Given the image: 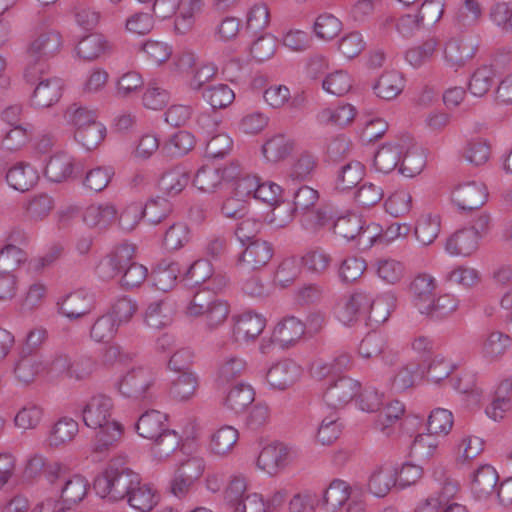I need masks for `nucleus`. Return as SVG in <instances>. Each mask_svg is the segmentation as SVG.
<instances>
[{
    "label": "nucleus",
    "instance_id": "nucleus-1",
    "mask_svg": "<svg viewBox=\"0 0 512 512\" xmlns=\"http://www.w3.org/2000/svg\"><path fill=\"white\" fill-rule=\"evenodd\" d=\"M359 408L367 413L378 412L374 421V428L386 437L391 436L395 431V425L405 412V406L398 400L389 402L383 406V394L373 388H366L358 393Z\"/></svg>",
    "mask_w": 512,
    "mask_h": 512
},
{
    "label": "nucleus",
    "instance_id": "nucleus-2",
    "mask_svg": "<svg viewBox=\"0 0 512 512\" xmlns=\"http://www.w3.org/2000/svg\"><path fill=\"white\" fill-rule=\"evenodd\" d=\"M185 313L193 318L202 317L206 329L214 331L226 322L230 314V305L226 300L200 290L189 301Z\"/></svg>",
    "mask_w": 512,
    "mask_h": 512
},
{
    "label": "nucleus",
    "instance_id": "nucleus-3",
    "mask_svg": "<svg viewBox=\"0 0 512 512\" xmlns=\"http://www.w3.org/2000/svg\"><path fill=\"white\" fill-rule=\"evenodd\" d=\"M27 82L36 85L31 104L36 108H49L62 97L63 80L45 73V64L29 65L24 73Z\"/></svg>",
    "mask_w": 512,
    "mask_h": 512
},
{
    "label": "nucleus",
    "instance_id": "nucleus-4",
    "mask_svg": "<svg viewBox=\"0 0 512 512\" xmlns=\"http://www.w3.org/2000/svg\"><path fill=\"white\" fill-rule=\"evenodd\" d=\"M140 476L136 472L113 473L102 472L93 483L98 496L111 502L125 500L135 485H138Z\"/></svg>",
    "mask_w": 512,
    "mask_h": 512
},
{
    "label": "nucleus",
    "instance_id": "nucleus-5",
    "mask_svg": "<svg viewBox=\"0 0 512 512\" xmlns=\"http://www.w3.org/2000/svg\"><path fill=\"white\" fill-rule=\"evenodd\" d=\"M155 382L156 374L153 370L147 367H136L123 375L116 386L124 397L141 400L149 396V389Z\"/></svg>",
    "mask_w": 512,
    "mask_h": 512
},
{
    "label": "nucleus",
    "instance_id": "nucleus-6",
    "mask_svg": "<svg viewBox=\"0 0 512 512\" xmlns=\"http://www.w3.org/2000/svg\"><path fill=\"white\" fill-rule=\"evenodd\" d=\"M232 340L236 343L254 342L266 327V318L253 311L232 316Z\"/></svg>",
    "mask_w": 512,
    "mask_h": 512
},
{
    "label": "nucleus",
    "instance_id": "nucleus-7",
    "mask_svg": "<svg viewBox=\"0 0 512 512\" xmlns=\"http://www.w3.org/2000/svg\"><path fill=\"white\" fill-rule=\"evenodd\" d=\"M360 387V382L353 378L339 377L325 388L323 401L331 409H342L358 395Z\"/></svg>",
    "mask_w": 512,
    "mask_h": 512
},
{
    "label": "nucleus",
    "instance_id": "nucleus-8",
    "mask_svg": "<svg viewBox=\"0 0 512 512\" xmlns=\"http://www.w3.org/2000/svg\"><path fill=\"white\" fill-rule=\"evenodd\" d=\"M294 451L284 443L275 442L265 446L257 458V466L274 476L283 471L293 460Z\"/></svg>",
    "mask_w": 512,
    "mask_h": 512
},
{
    "label": "nucleus",
    "instance_id": "nucleus-9",
    "mask_svg": "<svg viewBox=\"0 0 512 512\" xmlns=\"http://www.w3.org/2000/svg\"><path fill=\"white\" fill-rule=\"evenodd\" d=\"M114 403L111 397L104 394H96L88 399L81 409L82 420L84 424L97 429L103 425L114 421L112 411Z\"/></svg>",
    "mask_w": 512,
    "mask_h": 512
},
{
    "label": "nucleus",
    "instance_id": "nucleus-10",
    "mask_svg": "<svg viewBox=\"0 0 512 512\" xmlns=\"http://www.w3.org/2000/svg\"><path fill=\"white\" fill-rule=\"evenodd\" d=\"M488 191L482 182L468 181L457 185L451 200L462 211H473L481 208L487 201Z\"/></svg>",
    "mask_w": 512,
    "mask_h": 512
},
{
    "label": "nucleus",
    "instance_id": "nucleus-11",
    "mask_svg": "<svg viewBox=\"0 0 512 512\" xmlns=\"http://www.w3.org/2000/svg\"><path fill=\"white\" fill-rule=\"evenodd\" d=\"M134 253L135 248L132 244L118 245L100 260L96 267L97 275L103 280L114 278L132 261Z\"/></svg>",
    "mask_w": 512,
    "mask_h": 512
},
{
    "label": "nucleus",
    "instance_id": "nucleus-12",
    "mask_svg": "<svg viewBox=\"0 0 512 512\" xmlns=\"http://www.w3.org/2000/svg\"><path fill=\"white\" fill-rule=\"evenodd\" d=\"M369 309V293L357 290L350 296L343 297L335 306L334 313L344 325L357 321L361 314Z\"/></svg>",
    "mask_w": 512,
    "mask_h": 512
},
{
    "label": "nucleus",
    "instance_id": "nucleus-13",
    "mask_svg": "<svg viewBox=\"0 0 512 512\" xmlns=\"http://www.w3.org/2000/svg\"><path fill=\"white\" fill-rule=\"evenodd\" d=\"M359 355L364 359L381 358L385 365L392 366L398 360V354L387 346L384 335L372 332L368 333L361 341L358 348Z\"/></svg>",
    "mask_w": 512,
    "mask_h": 512
},
{
    "label": "nucleus",
    "instance_id": "nucleus-14",
    "mask_svg": "<svg viewBox=\"0 0 512 512\" xmlns=\"http://www.w3.org/2000/svg\"><path fill=\"white\" fill-rule=\"evenodd\" d=\"M58 312L69 320H77L88 315L94 308L92 294L78 290L57 302Z\"/></svg>",
    "mask_w": 512,
    "mask_h": 512
},
{
    "label": "nucleus",
    "instance_id": "nucleus-15",
    "mask_svg": "<svg viewBox=\"0 0 512 512\" xmlns=\"http://www.w3.org/2000/svg\"><path fill=\"white\" fill-rule=\"evenodd\" d=\"M238 175V167L231 165L224 169L202 166L195 174L193 184L203 192H213L223 181L233 180Z\"/></svg>",
    "mask_w": 512,
    "mask_h": 512
},
{
    "label": "nucleus",
    "instance_id": "nucleus-16",
    "mask_svg": "<svg viewBox=\"0 0 512 512\" xmlns=\"http://www.w3.org/2000/svg\"><path fill=\"white\" fill-rule=\"evenodd\" d=\"M499 476L494 467L481 465L471 475L470 491L474 498L486 500L495 496Z\"/></svg>",
    "mask_w": 512,
    "mask_h": 512
},
{
    "label": "nucleus",
    "instance_id": "nucleus-17",
    "mask_svg": "<svg viewBox=\"0 0 512 512\" xmlns=\"http://www.w3.org/2000/svg\"><path fill=\"white\" fill-rule=\"evenodd\" d=\"M62 47V37L55 30H45L39 33L28 48V55L32 59L44 64V61L55 56Z\"/></svg>",
    "mask_w": 512,
    "mask_h": 512
},
{
    "label": "nucleus",
    "instance_id": "nucleus-18",
    "mask_svg": "<svg viewBox=\"0 0 512 512\" xmlns=\"http://www.w3.org/2000/svg\"><path fill=\"white\" fill-rule=\"evenodd\" d=\"M301 375V368L291 360L280 361L269 368L266 381L272 389L285 390Z\"/></svg>",
    "mask_w": 512,
    "mask_h": 512
},
{
    "label": "nucleus",
    "instance_id": "nucleus-19",
    "mask_svg": "<svg viewBox=\"0 0 512 512\" xmlns=\"http://www.w3.org/2000/svg\"><path fill=\"white\" fill-rule=\"evenodd\" d=\"M53 484L59 488L62 501L71 504L81 502L89 489L86 478L79 474L69 475L67 467L65 476L60 477Z\"/></svg>",
    "mask_w": 512,
    "mask_h": 512
},
{
    "label": "nucleus",
    "instance_id": "nucleus-20",
    "mask_svg": "<svg viewBox=\"0 0 512 512\" xmlns=\"http://www.w3.org/2000/svg\"><path fill=\"white\" fill-rule=\"evenodd\" d=\"M44 473L50 483L65 476L66 466L59 462H47L42 454L35 453L31 455L26 462L24 475L32 479Z\"/></svg>",
    "mask_w": 512,
    "mask_h": 512
},
{
    "label": "nucleus",
    "instance_id": "nucleus-21",
    "mask_svg": "<svg viewBox=\"0 0 512 512\" xmlns=\"http://www.w3.org/2000/svg\"><path fill=\"white\" fill-rule=\"evenodd\" d=\"M273 254L274 249L271 243L255 239L249 242L239 255L238 263H244L248 268L255 270L268 264Z\"/></svg>",
    "mask_w": 512,
    "mask_h": 512
},
{
    "label": "nucleus",
    "instance_id": "nucleus-22",
    "mask_svg": "<svg viewBox=\"0 0 512 512\" xmlns=\"http://www.w3.org/2000/svg\"><path fill=\"white\" fill-rule=\"evenodd\" d=\"M405 150V140L400 139L381 146L374 156V166L382 173H390L399 167Z\"/></svg>",
    "mask_w": 512,
    "mask_h": 512
},
{
    "label": "nucleus",
    "instance_id": "nucleus-23",
    "mask_svg": "<svg viewBox=\"0 0 512 512\" xmlns=\"http://www.w3.org/2000/svg\"><path fill=\"white\" fill-rule=\"evenodd\" d=\"M175 314V305L168 298L154 300L145 310V323L154 329H161L168 326Z\"/></svg>",
    "mask_w": 512,
    "mask_h": 512
},
{
    "label": "nucleus",
    "instance_id": "nucleus-24",
    "mask_svg": "<svg viewBox=\"0 0 512 512\" xmlns=\"http://www.w3.org/2000/svg\"><path fill=\"white\" fill-rule=\"evenodd\" d=\"M95 436L92 453L96 460H100L111 448L116 446L123 434V427L117 421L109 422L102 427Z\"/></svg>",
    "mask_w": 512,
    "mask_h": 512
},
{
    "label": "nucleus",
    "instance_id": "nucleus-25",
    "mask_svg": "<svg viewBox=\"0 0 512 512\" xmlns=\"http://www.w3.org/2000/svg\"><path fill=\"white\" fill-rule=\"evenodd\" d=\"M479 240L477 232L464 228L447 239L445 249L453 256H470L478 249Z\"/></svg>",
    "mask_w": 512,
    "mask_h": 512
},
{
    "label": "nucleus",
    "instance_id": "nucleus-26",
    "mask_svg": "<svg viewBox=\"0 0 512 512\" xmlns=\"http://www.w3.org/2000/svg\"><path fill=\"white\" fill-rule=\"evenodd\" d=\"M305 324L294 316H288L279 321L274 327V339L281 348H288L302 338Z\"/></svg>",
    "mask_w": 512,
    "mask_h": 512
},
{
    "label": "nucleus",
    "instance_id": "nucleus-27",
    "mask_svg": "<svg viewBox=\"0 0 512 512\" xmlns=\"http://www.w3.org/2000/svg\"><path fill=\"white\" fill-rule=\"evenodd\" d=\"M37 170L30 164L19 162L6 172V181L13 189L25 192L32 189L38 182Z\"/></svg>",
    "mask_w": 512,
    "mask_h": 512
},
{
    "label": "nucleus",
    "instance_id": "nucleus-28",
    "mask_svg": "<svg viewBox=\"0 0 512 512\" xmlns=\"http://www.w3.org/2000/svg\"><path fill=\"white\" fill-rule=\"evenodd\" d=\"M398 470L392 466H379L372 471L368 480V490L376 497H385L397 485Z\"/></svg>",
    "mask_w": 512,
    "mask_h": 512
},
{
    "label": "nucleus",
    "instance_id": "nucleus-29",
    "mask_svg": "<svg viewBox=\"0 0 512 512\" xmlns=\"http://www.w3.org/2000/svg\"><path fill=\"white\" fill-rule=\"evenodd\" d=\"M511 338L501 331H491L482 337L480 354L489 362L500 360L509 347Z\"/></svg>",
    "mask_w": 512,
    "mask_h": 512
},
{
    "label": "nucleus",
    "instance_id": "nucleus-30",
    "mask_svg": "<svg viewBox=\"0 0 512 512\" xmlns=\"http://www.w3.org/2000/svg\"><path fill=\"white\" fill-rule=\"evenodd\" d=\"M436 286L435 278L427 273L417 275L411 282L410 291L414 303L421 313H425L429 309L428 305L434 298Z\"/></svg>",
    "mask_w": 512,
    "mask_h": 512
},
{
    "label": "nucleus",
    "instance_id": "nucleus-31",
    "mask_svg": "<svg viewBox=\"0 0 512 512\" xmlns=\"http://www.w3.org/2000/svg\"><path fill=\"white\" fill-rule=\"evenodd\" d=\"M511 408L512 379H505L499 384L491 403L485 409V413L490 419L500 421Z\"/></svg>",
    "mask_w": 512,
    "mask_h": 512
},
{
    "label": "nucleus",
    "instance_id": "nucleus-32",
    "mask_svg": "<svg viewBox=\"0 0 512 512\" xmlns=\"http://www.w3.org/2000/svg\"><path fill=\"white\" fill-rule=\"evenodd\" d=\"M46 369V364L38 354L22 353L14 366V375L18 382L28 385Z\"/></svg>",
    "mask_w": 512,
    "mask_h": 512
},
{
    "label": "nucleus",
    "instance_id": "nucleus-33",
    "mask_svg": "<svg viewBox=\"0 0 512 512\" xmlns=\"http://www.w3.org/2000/svg\"><path fill=\"white\" fill-rule=\"evenodd\" d=\"M189 182V172L182 166H176L162 174L158 187L163 194L174 197L181 193Z\"/></svg>",
    "mask_w": 512,
    "mask_h": 512
},
{
    "label": "nucleus",
    "instance_id": "nucleus-34",
    "mask_svg": "<svg viewBox=\"0 0 512 512\" xmlns=\"http://www.w3.org/2000/svg\"><path fill=\"white\" fill-rule=\"evenodd\" d=\"M167 417L158 410L143 413L135 424L139 436L153 440L166 430Z\"/></svg>",
    "mask_w": 512,
    "mask_h": 512
},
{
    "label": "nucleus",
    "instance_id": "nucleus-35",
    "mask_svg": "<svg viewBox=\"0 0 512 512\" xmlns=\"http://www.w3.org/2000/svg\"><path fill=\"white\" fill-rule=\"evenodd\" d=\"M239 439L238 430L232 426H222L210 436L208 450L215 456L228 455Z\"/></svg>",
    "mask_w": 512,
    "mask_h": 512
},
{
    "label": "nucleus",
    "instance_id": "nucleus-36",
    "mask_svg": "<svg viewBox=\"0 0 512 512\" xmlns=\"http://www.w3.org/2000/svg\"><path fill=\"white\" fill-rule=\"evenodd\" d=\"M74 170L73 157L67 153H58L49 159L45 167V176L52 182L60 183L72 177Z\"/></svg>",
    "mask_w": 512,
    "mask_h": 512
},
{
    "label": "nucleus",
    "instance_id": "nucleus-37",
    "mask_svg": "<svg viewBox=\"0 0 512 512\" xmlns=\"http://www.w3.org/2000/svg\"><path fill=\"white\" fill-rule=\"evenodd\" d=\"M255 400L252 386L244 383L233 386L227 393L223 405L235 414L242 413Z\"/></svg>",
    "mask_w": 512,
    "mask_h": 512
},
{
    "label": "nucleus",
    "instance_id": "nucleus-38",
    "mask_svg": "<svg viewBox=\"0 0 512 512\" xmlns=\"http://www.w3.org/2000/svg\"><path fill=\"white\" fill-rule=\"evenodd\" d=\"M79 432V424L70 417L60 418L51 427L47 441L51 447H60L71 442Z\"/></svg>",
    "mask_w": 512,
    "mask_h": 512
},
{
    "label": "nucleus",
    "instance_id": "nucleus-39",
    "mask_svg": "<svg viewBox=\"0 0 512 512\" xmlns=\"http://www.w3.org/2000/svg\"><path fill=\"white\" fill-rule=\"evenodd\" d=\"M178 14L175 18V30L179 34H185L193 27L195 18L201 13L205 0H180Z\"/></svg>",
    "mask_w": 512,
    "mask_h": 512
},
{
    "label": "nucleus",
    "instance_id": "nucleus-40",
    "mask_svg": "<svg viewBox=\"0 0 512 512\" xmlns=\"http://www.w3.org/2000/svg\"><path fill=\"white\" fill-rule=\"evenodd\" d=\"M351 496L350 486L343 480L334 479L323 492L322 505L335 512L342 508Z\"/></svg>",
    "mask_w": 512,
    "mask_h": 512
},
{
    "label": "nucleus",
    "instance_id": "nucleus-41",
    "mask_svg": "<svg viewBox=\"0 0 512 512\" xmlns=\"http://www.w3.org/2000/svg\"><path fill=\"white\" fill-rule=\"evenodd\" d=\"M365 175V166L359 161H351L344 165L337 173L335 189L346 192L355 188Z\"/></svg>",
    "mask_w": 512,
    "mask_h": 512
},
{
    "label": "nucleus",
    "instance_id": "nucleus-42",
    "mask_svg": "<svg viewBox=\"0 0 512 512\" xmlns=\"http://www.w3.org/2000/svg\"><path fill=\"white\" fill-rule=\"evenodd\" d=\"M404 88V80L397 71L383 73L373 85L374 93L384 100L396 98Z\"/></svg>",
    "mask_w": 512,
    "mask_h": 512
},
{
    "label": "nucleus",
    "instance_id": "nucleus-43",
    "mask_svg": "<svg viewBox=\"0 0 512 512\" xmlns=\"http://www.w3.org/2000/svg\"><path fill=\"white\" fill-rule=\"evenodd\" d=\"M354 365L353 358L348 352H339L330 361L318 360L313 364L312 370L315 376L319 378L326 377L330 374L342 373L349 371Z\"/></svg>",
    "mask_w": 512,
    "mask_h": 512
},
{
    "label": "nucleus",
    "instance_id": "nucleus-44",
    "mask_svg": "<svg viewBox=\"0 0 512 512\" xmlns=\"http://www.w3.org/2000/svg\"><path fill=\"white\" fill-rule=\"evenodd\" d=\"M153 441L154 443L151 447L152 456L155 460L161 462L179 448L181 436L175 430L166 429Z\"/></svg>",
    "mask_w": 512,
    "mask_h": 512
},
{
    "label": "nucleus",
    "instance_id": "nucleus-45",
    "mask_svg": "<svg viewBox=\"0 0 512 512\" xmlns=\"http://www.w3.org/2000/svg\"><path fill=\"white\" fill-rule=\"evenodd\" d=\"M135 486L136 487H133L126 497L127 503L140 512L152 510L158 502V496L153 488L147 484H142L141 480L139 484Z\"/></svg>",
    "mask_w": 512,
    "mask_h": 512
},
{
    "label": "nucleus",
    "instance_id": "nucleus-46",
    "mask_svg": "<svg viewBox=\"0 0 512 512\" xmlns=\"http://www.w3.org/2000/svg\"><path fill=\"white\" fill-rule=\"evenodd\" d=\"M294 142L284 134L269 138L262 146V153L269 162H278L292 152Z\"/></svg>",
    "mask_w": 512,
    "mask_h": 512
},
{
    "label": "nucleus",
    "instance_id": "nucleus-47",
    "mask_svg": "<svg viewBox=\"0 0 512 512\" xmlns=\"http://www.w3.org/2000/svg\"><path fill=\"white\" fill-rule=\"evenodd\" d=\"M54 208V199L47 193L32 196L24 205L28 220L38 222L44 220Z\"/></svg>",
    "mask_w": 512,
    "mask_h": 512
},
{
    "label": "nucleus",
    "instance_id": "nucleus-48",
    "mask_svg": "<svg viewBox=\"0 0 512 512\" xmlns=\"http://www.w3.org/2000/svg\"><path fill=\"white\" fill-rule=\"evenodd\" d=\"M180 274L179 264L175 262H162L153 269L151 278L153 285L160 291L168 292L176 285Z\"/></svg>",
    "mask_w": 512,
    "mask_h": 512
},
{
    "label": "nucleus",
    "instance_id": "nucleus-49",
    "mask_svg": "<svg viewBox=\"0 0 512 512\" xmlns=\"http://www.w3.org/2000/svg\"><path fill=\"white\" fill-rule=\"evenodd\" d=\"M440 232V217L424 214L419 217L414 228L416 239L423 245L432 244Z\"/></svg>",
    "mask_w": 512,
    "mask_h": 512
},
{
    "label": "nucleus",
    "instance_id": "nucleus-50",
    "mask_svg": "<svg viewBox=\"0 0 512 512\" xmlns=\"http://www.w3.org/2000/svg\"><path fill=\"white\" fill-rule=\"evenodd\" d=\"M198 377L192 372L181 373L171 384L169 394L177 401L191 399L198 388Z\"/></svg>",
    "mask_w": 512,
    "mask_h": 512
},
{
    "label": "nucleus",
    "instance_id": "nucleus-51",
    "mask_svg": "<svg viewBox=\"0 0 512 512\" xmlns=\"http://www.w3.org/2000/svg\"><path fill=\"white\" fill-rule=\"evenodd\" d=\"M495 70L491 66H481L476 69L468 83L469 92L475 97L486 95L495 81Z\"/></svg>",
    "mask_w": 512,
    "mask_h": 512
},
{
    "label": "nucleus",
    "instance_id": "nucleus-52",
    "mask_svg": "<svg viewBox=\"0 0 512 512\" xmlns=\"http://www.w3.org/2000/svg\"><path fill=\"white\" fill-rule=\"evenodd\" d=\"M301 225L304 229L316 232L320 228L332 225L334 227L335 214L331 207L323 206L317 210L308 211L301 216Z\"/></svg>",
    "mask_w": 512,
    "mask_h": 512
},
{
    "label": "nucleus",
    "instance_id": "nucleus-53",
    "mask_svg": "<svg viewBox=\"0 0 512 512\" xmlns=\"http://www.w3.org/2000/svg\"><path fill=\"white\" fill-rule=\"evenodd\" d=\"M355 116L356 110L351 104H342L335 108L321 110L317 119L321 124L346 126L354 120Z\"/></svg>",
    "mask_w": 512,
    "mask_h": 512
},
{
    "label": "nucleus",
    "instance_id": "nucleus-54",
    "mask_svg": "<svg viewBox=\"0 0 512 512\" xmlns=\"http://www.w3.org/2000/svg\"><path fill=\"white\" fill-rule=\"evenodd\" d=\"M119 325L110 314L99 316L90 327V338L97 343L110 342L118 332Z\"/></svg>",
    "mask_w": 512,
    "mask_h": 512
},
{
    "label": "nucleus",
    "instance_id": "nucleus-55",
    "mask_svg": "<svg viewBox=\"0 0 512 512\" xmlns=\"http://www.w3.org/2000/svg\"><path fill=\"white\" fill-rule=\"evenodd\" d=\"M116 214L111 204L90 205L84 212V221L90 227H106L116 219Z\"/></svg>",
    "mask_w": 512,
    "mask_h": 512
},
{
    "label": "nucleus",
    "instance_id": "nucleus-56",
    "mask_svg": "<svg viewBox=\"0 0 512 512\" xmlns=\"http://www.w3.org/2000/svg\"><path fill=\"white\" fill-rule=\"evenodd\" d=\"M426 163L423 152L418 148H409L405 140V150L399 164V171L406 177H414L419 174Z\"/></svg>",
    "mask_w": 512,
    "mask_h": 512
},
{
    "label": "nucleus",
    "instance_id": "nucleus-57",
    "mask_svg": "<svg viewBox=\"0 0 512 512\" xmlns=\"http://www.w3.org/2000/svg\"><path fill=\"white\" fill-rule=\"evenodd\" d=\"M202 97L213 109H222L234 101L235 94L227 84L219 83L204 88Z\"/></svg>",
    "mask_w": 512,
    "mask_h": 512
},
{
    "label": "nucleus",
    "instance_id": "nucleus-58",
    "mask_svg": "<svg viewBox=\"0 0 512 512\" xmlns=\"http://www.w3.org/2000/svg\"><path fill=\"white\" fill-rule=\"evenodd\" d=\"M246 361L236 355L223 358L218 365L217 382L220 384L228 383L240 377L246 370Z\"/></svg>",
    "mask_w": 512,
    "mask_h": 512
},
{
    "label": "nucleus",
    "instance_id": "nucleus-59",
    "mask_svg": "<svg viewBox=\"0 0 512 512\" xmlns=\"http://www.w3.org/2000/svg\"><path fill=\"white\" fill-rule=\"evenodd\" d=\"M107 48V41L102 35L91 34L78 43L76 50L79 57L91 61L104 54Z\"/></svg>",
    "mask_w": 512,
    "mask_h": 512
},
{
    "label": "nucleus",
    "instance_id": "nucleus-60",
    "mask_svg": "<svg viewBox=\"0 0 512 512\" xmlns=\"http://www.w3.org/2000/svg\"><path fill=\"white\" fill-rule=\"evenodd\" d=\"M324 91L335 96L345 95L352 87L350 75L344 70H336L321 80Z\"/></svg>",
    "mask_w": 512,
    "mask_h": 512
},
{
    "label": "nucleus",
    "instance_id": "nucleus-61",
    "mask_svg": "<svg viewBox=\"0 0 512 512\" xmlns=\"http://www.w3.org/2000/svg\"><path fill=\"white\" fill-rule=\"evenodd\" d=\"M454 423L453 414L444 408L431 411L427 420V430L431 435L446 436Z\"/></svg>",
    "mask_w": 512,
    "mask_h": 512
},
{
    "label": "nucleus",
    "instance_id": "nucleus-62",
    "mask_svg": "<svg viewBox=\"0 0 512 512\" xmlns=\"http://www.w3.org/2000/svg\"><path fill=\"white\" fill-rule=\"evenodd\" d=\"M395 301L392 294H384L376 299L369 294V319L376 323L385 322L395 307Z\"/></svg>",
    "mask_w": 512,
    "mask_h": 512
},
{
    "label": "nucleus",
    "instance_id": "nucleus-63",
    "mask_svg": "<svg viewBox=\"0 0 512 512\" xmlns=\"http://www.w3.org/2000/svg\"><path fill=\"white\" fill-rule=\"evenodd\" d=\"M317 165V157L308 151H303L292 164L289 176L294 180L306 181L311 177Z\"/></svg>",
    "mask_w": 512,
    "mask_h": 512
},
{
    "label": "nucleus",
    "instance_id": "nucleus-64",
    "mask_svg": "<svg viewBox=\"0 0 512 512\" xmlns=\"http://www.w3.org/2000/svg\"><path fill=\"white\" fill-rule=\"evenodd\" d=\"M444 281L451 284H458L465 288H470L480 282L479 272L467 266H455L447 271L443 277Z\"/></svg>",
    "mask_w": 512,
    "mask_h": 512
}]
</instances>
